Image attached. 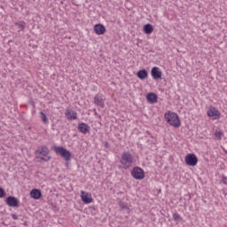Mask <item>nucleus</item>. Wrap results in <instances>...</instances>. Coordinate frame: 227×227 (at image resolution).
Here are the masks:
<instances>
[{"label":"nucleus","mask_w":227,"mask_h":227,"mask_svg":"<svg viewBox=\"0 0 227 227\" xmlns=\"http://www.w3.org/2000/svg\"><path fill=\"white\" fill-rule=\"evenodd\" d=\"M120 162L122 169H129L134 164V155L129 151L121 153Z\"/></svg>","instance_id":"nucleus-1"},{"label":"nucleus","mask_w":227,"mask_h":227,"mask_svg":"<svg viewBox=\"0 0 227 227\" xmlns=\"http://www.w3.org/2000/svg\"><path fill=\"white\" fill-rule=\"evenodd\" d=\"M164 118L167 123H168V125H171V127H174L175 129H178V127L182 125L178 114H176L175 112L168 111L165 114Z\"/></svg>","instance_id":"nucleus-2"},{"label":"nucleus","mask_w":227,"mask_h":227,"mask_svg":"<svg viewBox=\"0 0 227 227\" xmlns=\"http://www.w3.org/2000/svg\"><path fill=\"white\" fill-rule=\"evenodd\" d=\"M49 153H51V151H49V148L45 145L38 147L35 151L37 159H41V160H44V162H47L51 160Z\"/></svg>","instance_id":"nucleus-3"},{"label":"nucleus","mask_w":227,"mask_h":227,"mask_svg":"<svg viewBox=\"0 0 227 227\" xmlns=\"http://www.w3.org/2000/svg\"><path fill=\"white\" fill-rule=\"evenodd\" d=\"M55 153H57V155L61 156L62 159H64L67 161L72 159V153L68 150L65 149L64 147H61V146L55 147Z\"/></svg>","instance_id":"nucleus-4"},{"label":"nucleus","mask_w":227,"mask_h":227,"mask_svg":"<svg viewBox=\"0 0 227 227\" xmlns=\"http://www.w3.org/2000/svg\"><path fill=\"white\" fill-rule=\"evenodd\" d=\"M131 176L135 180H143L145 178V170L139 167H135L131 171Z\"/></svg>","instance_id":"nucleus-5"},{"label":"nucleus","mask_w":227,"mask_h":227,"mask_svg":"<svg viewBox=\"0 0 227 227\" xmlns=\"http://www.w3.org/2000/svg\"><path fill=\"white\" fill-rule=\"evenodd\" d=\"M184 161L187 166H196L198 164V157L194 153H189L185 156Z\"/></svg>","instance_id":"nucleus-6"},{"label":"nucleus","mask_w":227,"mask_h":227,"mask_svg":"<svg viewBox=\"0 0 227 227\" xmlns=\"http://www.w3.org/2000/svg\"><path fill=\"white\" fill-rule=\"evenodd\" d=\"M207 116H209V118H213V120H219V118H221V113L219 110L215 109V107H211L207 111Z\"/></svg>","instance_id":"nucleus-7"},{"label":"nucleus","mask_w":227,"mask_h":227,"mask_svg":"<svg viewBox=\"0 0 227 227\" xmlns=\"http://www.w3.org/2000/svg\"><path fill=\"white\" fill-rule=\"evenodd\" d=\"M5 203L8 207H19V199L14 196H9L5 200Z\"/></svg>","instance_id":"nucleus-8"},{"label":"nucleus","mask_w":227,"mask_h":227,"mask_svg":"<svg viewBox=\"0 0 227 227\" xmlns=\"http://www.w3.org/2000/svg\"><path fill=\"white\" fill-rule=\"evenodd\" d=\"M151 75L154 80L162 79V71L159 67H154L151 70Z\"/></svg>","instance_id":"nucleus-9"},{"label":"nucleus","mask_w":227,"mask_h":227,"mask_svg":"<svg viewBox=\"0 0 227 227\" xmlns=\"http://www.w3.org/2000/svg\"><path fill=\"white\" fill-rule=\"evenodd\" d=\"M94 104L95 106L101 107V109H104L105 102H104V98H102V94L98 93L94 97Z\"/></svg>","instance_id":"nucleus-10"},{"label":"nucleus","mask_w":227,"mask_h":227,"mask_svg":"<svg viewBox=\"0 0 227 227\" xmlns=\"http://www.w3.org/2000/svg\"><path fill=\"white\" fill-rule=\"evenodd\" d=\"M82 201L85 203L86 205H90L93 201V198H91V194L88 192H82Z\"/></svg>","instance_id":"nucleus-11"},{"label":"nucleus","mask_w":227,"mask_h":227,"mask_svg":"<svg viewBox=\"0 0 227 227\" xmlns=\"http://www.w3.org/2000/svg\"><path fill=\"white\" fill-rule=\"evenodd\" d=\"M94 31L96 35H104L106 33V27L102 24H97L94 26Z\"/></svg>","instance_id":"nucleus-12"},{"label":"nucleus","mask_w":227,"mask_h":227,"mask_svg":"<svg viewBox=\"0 0 227 227\" xmlns=\"http://www.w3.org/2000/svg\"><path fill=\"white\" fill-rule=\"evenodd\" d=\"M78 130L82 132V134H88V132H90V126L84 122H82L78 126Z\"/></svg>","instance_id":"nucleus-13"},{"label":"nucleus","mask_w":227,"mask_h":227,"mask_svg":"<svg viewBox=\"0 0 227 227\" xmlns=\"http://www.w3.org/2000/svg\"><path fill=\"white\" fill-rule=\"evenodd\" d=\"M30 196L31 198H33L34 200H40V198H42V191L38 190V189H33L30 192Z\"/></svg>","instance_id":"nucleus-14"},{"label":"nucleus","mask_w":227,"mask_h":227,"mask_svg":"<svg viewBox=\"0 0 227 227\" xmlns=\"http://www.w3.org/2000/svg\"><path fill=\"white\" fill-rule=\"evenodd\" d=\"M146 99L149 104H155L157 102V95L153 92H151L147 94Z\"/></svg>","instance_id":"nucleus-15"},{"label":"nucleus","mask_w":227,"mask_h":227,"mask_svg":"<svg viewBox=\"0 0 227 227\" xmlns=\"http://www.w3.org/2000/svg\"><path fill=\"white\" fill-rule=\"evenodd\" d=\"M137 77L141 80L146 79L148 77V71H146V69H141L137 71Z\"/></svg>","instance_id":"nucleus-16"},{"label":"nucleus","mask_w":227,"mask_h":227,"mask_svg":"<svg viewBox=\"0 0 227 227\" xmlns=\"http://www.w3.org/2000/svg\"><path fill=\"white\" fill-rule=\"evenodd\" d=\"M66 116L67 117V120H77V112L67 110Z\"/></svg>","instance_id":"nucleus-17"},{"label":"nucleus","mask_w":227,"mask_h":227,"mask_svg":"<svg viewBox=\"0 0 227 227\" xmlns=\"http://www.w3.org/2000/svg\"><path fill=\"white\" fill-rule=\"evenodd\" d=\"M144 31H145V35H152V33H153V26H152V24L145 25Z\"/></svg>","instance_id":"nucleus-18"},{"label":"nucleus","mask_w":227,"mask_h":227,"mask_svg":"<svg viewBox=\"0 0 227 227\" xmlns=\"http://www.w3.org/2000/svg\"><path fill=\"white\" fill-rule=\"evenodd\" d=\"M16 25L21 30L26 29V22H24V21H20V22L16 23Z\"/></svg>","instance_id":"nucleus-19"},{"label":"nucleus","mask_w":227,"mask_h":227,"mask_svg":"<svg viewBox=\"0 0 227 227\" xmlns=\"http://www.w3.org/2000/svg\"><path fill=\"white\" fill-rule=\"evenodd\" d=\"M41 114V120L43 123H47V121H49V120L47 119V115H45V114L43 112H40Z\"/></svg>","instance_id":"nucleus-20"},{"label":"nucleus","mask_w":227,"mask_h":227,"mask_svg":"<svg viewBox=\"0 0 227 227\" xmlns=\"http://www.w3.org/2000/svg\"><path fill=\"white\" fill-rule=\"evenodd\" d=\"M173 219H174V221H176V222L182 221V216H180V215H178V213H174Z\"/></svg>","instance_id":"nucleus-21"},{"label":"nucleus","mask_w":227,"mask_h":227,"mask_svg":"<svg viewBox=\"0 0 227 227\" xmlns=\"http://www.w3.org/2000/svg\"><path fill=\"white\" fill-rule=\"evenodd\" d=\"M223 131H215V137H217L218 139H223Z\"/></svg>","instance_id":"nucleus-22"},{"label":"nucleus","mask_w":227,"mask_h":227,"mask_svg":"<svg viewBox=\"0 0 227 227\" xmlns=\"http://www.w3.org/2000/svg\"><path fill=\"white\" fill-rule=\"evenodd\" d=\"M6 196V192H4V189L0 187V198H4Z\"/></svg>","instance_id":"nucleus-23"},{"label":"nucleus","mask_w":227,"mask_h":227,"mask_svg":"<svg viewBox=\"0 0 227 227\" xmlns=\"http://www.w3.org/2000/svg\"><path fill=\"white\" fill-rule=\"evenodd\" d=\"M12 218L14 220V221H17V219H19V215H15V214H12Z\"/></svg>","instance_id":"nucleus-24"},{"label":"nucleus","mask_w":227,"mask_h":227,"mask_svg":"<svg viewBox=\"0 0 227 227\" xmlns=\"http://www.w3.org/2000/svg\"><path fill=\"white\" fill-rule=\"evenodd\" d=\"M223 184L227 185V177H223Z\"/></svg>","instance_id":"nucleus-25"},{"label":"nucleus","mask_w":227,"mask_h":227,"mask_svg":"<svg viewBox=\"0 0 227 227\" xmlns=\"http://www.w3.org/2000/svg\"><path fill=\"white\" fill-rule=\"evenodd\" d=\"M121 207H123V203H121Z\"/></svg>","instance_id":"nucleus-26"}]
</instances>
